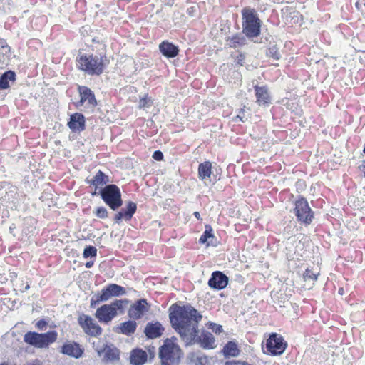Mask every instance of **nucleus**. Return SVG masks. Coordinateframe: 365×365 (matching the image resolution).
Returning a JSON list of instances; mask_svg holds the SVG:
<instances>
[{
	"mask_svg": "<svg viewBox=\"0 0 365 365\" xmlns=\"http://www.w3.org/2000/svg\"><path fill=\"white\" fill-rule=\"evenodd\" d=\"M29 287H30L29 285H26V287H25V289L27 290V289H29Z\"/></svg>",
	"mask_w": 365,
	"mask_h": 365,
	"instance_id": "obj_53",
	"label": "nucleus"
},
{
	"mask_svg": "<svg viewBox=\"0 0 365 365\" xmlns=\"http://www.w3.org/2000/svg\"><path fill=\"white\" fill-rule=\"evenodd\" d=\"M363 153L365 154V144H364V149H363Z\"/></svg>",
	"mask_w": 365,
	"mask_h": 365,
	"instance_id": "obj_54",
	"label": "nucleus"
},
{
	"mask_svg": "<svg viewBox=\"0 0 365 365\" xmlns=\"http://www.w3.org/2000/svg\"><path fill=\"white\" fill-rule=\"evenodd\" d=\"M228 282V277L223 272L215 271L208 280V285L213 289L222 290L227 286Z\"/></svg>",
	"mask_w": 365,
	"mask_h": 365,
	"instance_id": "obj_15",
	"label": "nucleus"
},
{
	"mask_svg": "<svg viewBox=\"0 0 365 365\" xmlns=\"http://www.w3.org/2000/svg\"><path fill=\"white\" fill-rule=\"evenodd\" d=\"M169 319L172 327L182 339L190 341L196 335L202 316L189 304L183 306L173 304L169 308Z\"/></svg>",
	"mask_w": 365,
	"mask_h": 365,
	"instance_id": "obj_1",
	"label": "nucleus"
},
{
	"mask_svg": "<svg viewBox=\"0 0 365 365\" xmlns=\"http://www.w3.org/2000/svg\"><path fill=\"white\" fill-rule=\"evenodd\" d=\"M153 158L155 160H162L163 159V154L160 150H155L153 154Z\"/></svg>",
	"mask_w": 365,
	"mask_h": 365,
	"instance_id": "obj_43",
	"label": "nucleus"
},
{
	"mask_svg": "<svg viewBox=\"0 0 365 365\" xmlns=\"http://www.w3.org/2000/svg\"><path fill=\"white\" fill-rule=\"evenodd\" d=\"M9 191L6 192V194L8 195V200H11V197H14V195L16 194L17 192V188L16 187H14V186H11L9 188Z\"/></svg>",
	"mask_w": 365,
	"mask_h": 365,
	"instance_id": "obj_42",
	"label": "nucleus"
},
{
	"mask_svg": "<svg viewBox=\"0 0 365 365\" xmlns=\"http://www.w3.org/2000/svg\"><path fill=\"white\" fill-rule=\"evenodd\" d=\"M160 52L167 58H173L179 54L178 46L168 41H163L159 45Z\"/></svg>",
	"mask_w": 365,
	"mask_h": 365,
	"instance_id": "obj_21",
	"label": "nucleus"
},
{
	"mask_svg": "<svg viewBox=\"0 0 365 365\" xmlns=\"http://www.w3.org/2000/svg\"><path fill=\"white\" fill-rule=\"evenodd\" d=\"M16 79V73L11 70L4 72L0 76V90L9 88V82H15Z\"/></svg>",
	"mask_w": 365,
	"mask_h": 365,
	"instance_id": "obj_29",
	"label": "nucleus"
},
{
	"mask_svg": "<svg viewBox=\"0 0 365 365\" xmlns=\"http://www.w3.org/2000/svg\"><path fill=\"white\" fill-rule=\"evenodd\" d=\"M227 45L230 48L242 47L247 43V39L243 34L237 33L226 38Z\"/></svg>",
	"mask_w": 365,
	"mask_h": 365,
	"instance_id": "obj_27",
	"label": "nucleus"
},
{
	"mask_svg": "<svg viewBox=\"0 0 365 365\" xmlns=\"http://www.w3.org/2000/svg\"><path fill=\"white\" fill-rule=\"evenodd\" d=\"M67 125L72 132L80 133L86 129L85 117L82 113H75L70 116Z\"/></svg>",
	"mask_w": 365,
	"mask_h": 365,
	"instance_id": "obj_18",
	"label": "nucleus"
},
{
	"mask_svg": "<svg viewBox=\"0 0 365 365\" xmlns=\"http://www.w3.org/2000/svg\"><path fill=\"white\" fill-rule=\"evenodd\" d=\"M267 56L274 60L278 61L281 58L279 48L276 45L270 46L267 51Z\"/></svg>",
	"mask_w": 365,
	"mask_h": 365,
	"instance_id": "obj_35",
	"label": "nucleus"
},
{
	"mask_svg": "<svg viewBox=\"0 0 365 365\" xmlns=\"http://www.w3.org/2000/svg\"><path fill=\"white\" fill-rule=\"evenodd\" d=\"M25 365H42V364L39 360L36 359L33 362L26 363Z\"/></svg>",
	"mask_w": 365,
	"mask_h": 365,
	"instance_id": "obj_46",
	"label": "nucleus"
},
{
	"mask_svg": "<svg viewBox=\"0 0 365 365\" xmlns=\"http://www.w3.org/2000/svg\"><path fill=\"white\" fill-rule=\"evenodd\" d=\"M257 103L259 106H268L270 103V96L267 86L254 87Z\"/></svg>",
	"mask_w": 365,
	"mask_h": 365,
	"instance_id": "obj_23",
	"label": "nucleus"
},
{
	"mask_svg": "<svg viewBox=\"0 0 365 365\" xmlns=\"http://www.w3.org/2000/svg\"><path fill=\"white\" fill-rule=\"evenodd\" d=\"M58 333L55 330L46 333L28 331L24 336V341L27 344L38 349L48 348V346L57 340Z\"/></svg>",
	"mask_w": 365,
	"mask_h": 365,
	"instance_id": "obj_5",
	"label": "nucleus"
},
{
	"mask_svg": "<svg viewBox=\"0 0 365 365\" xmlns=\"http://www.w3.org/2000/svg\"><path fill=\"white\" fill-rule=\"evenodd\" d=\"M212 164L210 161H205L200 163L198 166V176L200 179L204 180L210 177L212 171Z\"/></svg>",
	"mask_w": 365,
	"mask_h": 365,
	"instance_id": "obj_31",
	"label": "nucleus"
},
{
	"mask_svg": "<svg viewBox=\"0 0 365 365\" xmlns=\"http://www.w3.org/2000/svg\"><path fill=\"white\" fill-rule=\"evenodd\" d=\"M130 301L128 299H115L110 304H109L111 307L114 308L115 311L118 312H120V314L124 312L125 307L129 304Z\"/></svg>",
	"mask_w": 365,
	"mask_h": 365,
	"instance_id": "obj_33",
	"label": "nucleus"
},
{
	"mask_svg": "<svg viewBox=\"0 0 365 365\" xmlns=\"http://www.w3.org/2000/svg\"><path fill=\"white\" fill-rule=\"evenodd\" d=\"M191 361L195 363V365H205L208 362L207 356L205 354H192Z\"/></svg>",
	"mask_w": 365,
	"mask_h": 365,
	"instance_id": "obj_34",
	"label": "nucleus"
},
{
	"mask_svg": "<svg viewBox=\"0 0 365 365\" xmlns=\"http://www.w3.org/2000/svg\"><path fill=\"white\" fill-rule=\"evenodd\" d=\"M314 218V212L304 198L298 199V220L309 225Z\"/></svg>",
	"mask_w": 365,
	"mask_h": 365,
	"instance_id": "obj_12",
	"label": "nucleus"
},
{
	"mask_svg": "<svg viewBox=\"0 0 365 365\" xmlns=\"http://www.w3.org/2000/svg\"><path fill=\"white\" fill-rule=\"evenodd\" d=\"M11 57V47L5 39L0 38V66L7 64Z\"/></svg>",
	"mask_w": 365,
	"mask_h": 365,
	"instance_id": "obj_28",
	"label": "nucleus"
},
{
	"mask_svg": "<svg viewBox=\"0 0 365 365\" xmlns=\"http://www.w3.org/2000/svg\"><path fill=\"white\" fill-rule=\"evenodd\" d=\"M295 207L292 210V212L297 216V201H294Z\"/></svg>",
	"mask_w": 365,
	"mask_h": 365,
	"instance_id": "obj_48",
	"label": "nucleus"
},
{
	"mask_svg": "<svg viewBox=\"0 0 365 365\" xmlns=\"http://www.w3.org/2000/svg\"><path fill=\"white\" fill-rule=\"evenodd\" d=\"M63 354L78 359L82 356L83 354V349L80 344L75 341H67L61 346V351Z\"/></svg>",
	"mask_w": 365,
	"mask_h": 365,
	"instance_id": "obj_17",
	"label": "nucleus"
},
{
	"mask_svg": "<svg viewBox=\"0 0 365 365\" xmlns=\"http://www.w3.org/2000/svg\"><path fill=\"white\" fill-rule=\"evenodd\" d=\"M208 328L215 334H220L223 331L222 325L210 322L208 323Z\"/></svg>",
	"mask_w": 365,
	"mask_h": 365,
	"instance_id": "obj_38",
	"label": "nucleus"
},
{
	"mask_svg": "<svg viewBox=\"0 0 365 365\" xmlns=\"http://www.w3.org/2000/svg\"><path fill=\"white\" fill-rule=\"evenodd\" d=\"M242 34L247 38H255L260 34L261 21L255 9L245 8L242 11Z\"/></svg>",
	"mask_w": 365,
	"mask_h": 365,
	"instance_id": "obj_4",
	"label": "nucleus"
},
{
	"mask_svg": "<svg viewBox=\"0 0 365 365\" xmlns=\"http://www.w3.org/2000/svg\"><path fill=\"white\" fill-rule=\"evenodd\" d=\"M93 265V262L91 261V262H87L86 263V268H91L92 266Z\"/></svg>",
	"mask_w": 365,
	"mask_h": 365,
	"instance_id": "obj_50",
	"label": "nucleus"
},
{
	"mask_svg": "<svg viewBox=\"0 0 365 365\" xmlns=\"http://www.w3.org/2000/svg\"><path fill=\"white\" fill-rule=\"evenodd\" d=\"M97 255V249L91 245L87 246L85 247L83 252V257L84 258H88V257H96Z\"/></svg>",
	"mask_w": 365,
	"mask_h": 365,
	"instance_id": "obj_36",
	"label": "nucleus"
},
{
	"mask_svg": "<svg viewBox=\"0 0 365 365\" xmlns=\"http://www.w3.org/2000/svg\"><path fill=\"white\" fill-rule=\"evenodd\" d=\"M94 213L97 217L101 218V219L107 218L108 216V210L104 207H97Z\"/></svg>",
	"mask_w": 365,
	"mask_h": 365,
	"instance_id": "obj_37",
	"label": "nucleus"
},
{
	"mask_svg": "<svg viewBox=\"0 0 365 365\" xmlns=\"http://www.w3.org/2000/svg\"><path fill=\"white\" fill-rule=\"evenodd\" d=\"M103 202L113 210H117L123 205L121 192L115 184L106 185L98 192Z\"/></svg>",
	"mask_w": 365,
	"mask_h": 365,
	"instance_id": "obj_7",
	"label": "nucleus"
},
{
	"mask_svg": "<svg viewBox=\"0 0 365 365\" xmlns=\"http://www.w3.org/2000/svg\"><path fill=\"white\" fill-rule=\"evenodd\" d=\"M223 354L225 356L235 357L239 355L240 349L237 343L234 341H228L223 347Z\"/></svg>",
	"mask_w": 365,
	"mask_h": 365,
	"instance_id": "obj_30",
	"label": "nucleus"
},
{
	"mask_svg": "<svg viewBox=\"0 0 365 365\" xmlns=\"http://www.w3.org/2000/svg\"><path fill=\"white\" fill-rule=\"evenodd\" d=\"M78 322L84 332L91 336L97 337L102 334V328L89 315L80 316Z\"/></svg>",
	"mask_w": 365,
	"mask_h": 365,
	"instance_id": "obj_9",
	"label": "nucleus"
},
{
	"mask_svg": "<svg viewBox=\"0 0 365 365\" xmlns=\"http://www.w3.org/2000/svg\"><path fill=\"white\" fill-rule=\"evenodd\" d=\"M287 346V343L280 335L272 333L267 339L266 349L267 352L272 356L282 354Z\"/></svg>",
	"mask_w": 365,
	"mask_h": 365,
	"instance_id": "obj_8",
	"label": "nucleus"
},
{
	"mask_svg": "<svg viewBox=\"0 0 365 365\" xmlns=\"http://www.w3.org/2000/svg\"><path fill=\"white\" fill-rule=\"evenodd\" d=\"M47 325H48V322H46V320L44 319H42L38 320L36 323L35 326L38 330L43 331L46 329Z\"/></svg>",
	"mask_w": 365,
	"mask_h": 365,
	"instance_id": "obj_40",
	"label": "nucleus"
},
{
	"mask_svg": "<svg viewBox=\"0 0 365 365\" xmlns=\"http://www.w3.org/2000/svg\"><path fill=\"white\" fill-rule=\"evenodd\" d=\"M152 101L150 98H148L147 96H144L143 98L140 99L139 101V107L140 108H145L146 107H149L151 106Z\"/></svg>",
	"mask_w": 365,
	"mask_h": 365,
	"instance_id": "obj_39",
	"label": "nucleus"
},
{
	"mask_svg": "<svg viewBox=\"0 0 365 365\" xmlns=\"http://www.w3.org/2000/svg\"><path fill=\"white\" fill-rule=\"evenodd\" d=\"M245 55L242 53H240V54L238 56H237V57L235 58V63L237 65L242 66L245 63Z\"/></svg>",
	"mask_w": 365,
	"mask_h": 365,
	"instance_id": "obj_41",
	"label": "nucleus"
},
{
	"mask_svg": "<svg viewBox=\"0 0 365 365\" xmlns=\"http://www.w3.org/2000/svg\"><path fill=\"white\" fill-rule=\"evenodd\" d=\"M177 339L173 336L164 340L160 346L158 355L162 365H178L182 357V351L175 343Z\"/></svg>",
	"mask_w": 365,
	"mask_h": 365,
	"instance_id": "obj_3",
	"label": "nucleus"
},
{
	"mask_svg": "<svg viewBox=\"0 0 365 365\" xmlns=\"http://www.w3.org/2000/svg\"><path fill=\"white\" fill-rule=\"evenodd\" d=\"M136 210L137 204L133 201H128L125 207H122L119 212L115 214L113 220L117 224H119L123 220L126 222L130 221Z\"/></svg>",
	"mask_w": 365,
	"mask_h": 365,
	"instance_id": "obj_13",
	"label": "nucleus"
},
{
	"mask_svg": "<svg viewBox=\"0 0 365 365\" xmlns=\"http://www.w3.org/2000/svg\"><path fill=\"white\" fill-rule=\"evenodd\" d=\"M359 170L364 174L365 177V160L361 162V165L359 166Z\"/></svg>",
	"mask_w": 365,
	"mask_h": 365,
	"instance_id": "obj_45",
	"label": "nucleus"
},
{
	"mask_svg": "<svg viewBox=\"0 0 365 365\" xmlns=\"http://www.w3.org/2000/svg\"><path fill=\"white\" fill-rule=\"evenodd\" d=\"M125 294V287L117 284H109L91 297L90 307L95 308L101 302H107L112 297H120Z\"/></svg>",
	"mask_w": 365,
	"mask_h": 365,
	"instance_id": "obj_6",
	"label": "nucleus"
},
{
	"mask_svg": "<svg viewBox=\"0 0 365 365\" xmlns=\"http://www.w3.org/2000/svg\"><path fill=\"white\" fill-rule=\"evenodd\" d=\"M237 118H238L240 119V121H242V122H243V121H244V120H243V119H242V118L240 115H238L237 116Z\"/></svg>",
	"mask_w": 365,
	"mask_h": 365,
	"instance_id": "obj_52",
	"label": "nucleus"
},
{
	"mask_svg": "<svg viewBox=\"0 0 365 365\" xmlns=\"http://www.w3.org/2000/svg\"><path fill=\"white\" fill-rule=\"evenodd\" d=\"M78 91L80 96L85 102L87 101L88 103L91 107H96L97 106V101L96 99L93 91H91L88 87L84 86H78Z\"/></svg>",
	"mask_w": 365,
	"mask_h": 365,
	"instance_id": "obj_24",
	"label": "nucleus"
},
{
	"mask_svg": "<svg viewBox=\"0 0 365 365\" xmlns=\"http://www.w3.org/2000/svg\"><path fill=\"white\" fill-rule=\"evenodd\" d=\"M109 182V178L103 171L98 170L95 176L90 180H87V183L95 186V191L93 195L96 194V190L98 186L104 185Z\"/></svg>",
	"mask_w": 365,
	"mask_h": 365,
	"instance_id": "obj_26",
	"label": "nucleus"
},
{
	"mask_svg": "<svg viewBox=\"0 0 365 365\" xmlns=\"http://www.w3.org/2000/svg\"><path fill=\"white\" fill-rule=\"evenodd\" d=\"M319 274V272H314L312 269L307 268L302 275L303 283L302 284V289L304 290L311 289L315 284Z\"/></svg>",
	"mask_w": 365,
	"mask_h": 365,
	"instance_id": "obj_22",
	"label": "nucleus"
},
{
	"mask_svg": "<svg viewBox=\"0 0 365 365\" xmlns=\"http://www.w3.org/2000/svg\"><path fill=\"white\" fill-rule=\"evenodd\" d=\"M137 322L134 320H128L125 322H122L118 326L113 328V331L115 333L121 334L128 336H130L133 334L137 329Z\"/></svg>",
	"mask_w": 365,
	"mask_h": 365,
	"instance_id": "obj_20",
	"label": "nucleus"
},
{
	"mask_svg": "<svg viewBox=\"0 0 365 365\" xmlns=\"http://www.w3.org/2000/svg\"><path fill=\"white\" fill-rule=\"evenodd\" d=\"M165 329L159 322H151L147 323L144 333L148 339H153L160 337L164 331Z\"/></svg>",
	"mask_w": 365,
	"mask_h": 365,
	"instance_id": "obj_19",
	"label": "nucleus"
},
{
	"mask_svg": "<svg viewBox=\"0 0 365 365\" xmlns=\"http://www.w3.org/2000/svg\"><path fill=\"white\" fill-rule=\"evenodd\" d=\"M339 294H344V289H343V288H340V289H339Z\"/></svg>",
	"mask_w": 365,
	"mask_h": 365,
	"instance_id": "obj_51",
	"label": "nucleus"
},
{
	"mask_svg": "<svg viewBox=\"0 0 365 365\" xmlns=\"http://www.w3.org/2000/svg\"><path fill=\"white\" fill-rule=\"evenodd\" d=\"M147 359V353L143 349H135L130 352V361L133 365H143Z\"/></svg>",
	"mask_w": 365,
	"mask_h": 365,
	"instance_id": "obj_25",
	"label": "nucleus"
},
{
	"mask_svg": "<svg viewBox=\"0 0 365 365\" xmlns=\"http://www.w3.org/2000/svg\"><path fill=\"white\" fill-rule=\"evenodd\" d=\"M84 101H83V99L81 98L80 101L76 103V107H80V106H82L84 103Z\"/></svg>",
	"mask_w": 365,
	"mask_h": 365,
	"instance_id": "obj_47",
	"label": "nucleus"
},
{
	"mask_svg": "<svg viewBox=\"0 0 365 365\" xmlns=\"http://www.w3.org/2000/svg\"><path fill=\"white\" fill-rule=\"evenodd\" d=\"M105 55L79 53L76 57V67L89 76H100L105 70Z\"/></svg>",
	"mask_w": 365,
	"mask_h": 365,
	"instance_id": "obj_2",
	"label": "nucleus"
},
{
	"mask_svg": "<svg viewBox=\"0 0 365 365\" xmlns=\"http://www.w3.org/2000/svg\"><path fill=\"white\" fill-rule=\"evenodd\" d=\"M199 329H197L196 335L193 339L189 341H184L186 345L192 344L195 343L199 344L200 347L204 349H213L216 347L215 339L213 334L206 330H203L199 336Z\"/></svg>",
	"mask_w": 365,
	"mask_h": 365,
	"instance_id": "obj_10",
	"label": "nucleus"
},
{
	"mask_svg": "<svg viewBox=\"0 0 365 365\" xmlns=\"http://www.w3.org/2000/svg\"><path fill=\"white\" fill-rule=\"evenodd\" d=\"M225 365H245V361H227Z\"/></svg>",
	"mask_w": 365,
	"mask_h": 365,
	"instance_id": "obj_44",
	"label": "nucleus"
},
{
	"mask_svg": "<svg viewBox=\"0 0 365 365\" xmlns=\"http://www.w3.org/2000/svg\"><path fill=\"white\" fill-rule=\"evenodd\" d=\"M96 351L99 356L104 354L103 360L105 361H113L120 359V351L113 344H106L103 349H98Z\"/></svg>",
	"mask_w": 365,
	"mask_h": 365,
	"instance_id": "obj_16",
	"label": "nucleus"
},
{
	"mask_svg": "<svg viewBox=\"0 0 365 365\" xmlns=\"http://www.w3.org/2000/svg\"><path fill=\"white\" fill-rule=\"evenodd\" d=\"M205 228V230L204 232L202 233V235L200 236V237L199 239V243L205 244L207 242V245L209 246L210 245L212 244V242H207L208 239L214 238L215 236L212 233L213 230H212L211 225H206Z\"/></svg>",
	"mask_w": 365,
	"mask_h": 365,
	"instance_id": "obj_32",
	"label": "nucleus"
},
{
	"mask_svg": "<svg viewBox=\"0 0 365 365\" xmlns=\"http://www.w3.org/2000/svg\"><path fill=\"white\" fill-rule=\"evenodd\" d=\"M117 315L118 312L109 304L98 307L94 314L98 321L104 324H109Z\"/></svg>",
	"mask_w": 365,
	"mask_h": 365,
	"instance_id": "obj_11",
	"label": "nucleus"
},
{
	"mask_svg": "<svg viewBox=\"0 0 365 365\" xmlns=\"http://www.w3.org/2000/svg\"><path fill=\"white\" fill-rule=\"evenodd\" d=\"M149 310V305L145 299H140L133 304L128 309V315L135 320L140 319Z\"/></svg>",
	"mask_w": 365,
	"mask_h": 365,
	"instance_id": "obj_14",
	"label": "nucleus"
},
{
	"mask_svg": "<svg viewBox=\"0 0 365 365\" xmlns=\"http://www.w3.org/2000/svg\"><path fill=\"white\" fill-rule=\"evenodd\" d=\"M0 365H8V364L6 363H1Z\"/></svg>",
	"mask_w": 365,
	"mask_h": 365,
	"instance_id": "obj_55",
	"label": "nucleus"
},
{
	"mask_svg": "<svg viewBox=\"0 0 365 365\" xmlns=\"http://www.w3.org/2000/svg\"><path fill=\"white\" fill-rule=\"evenodd\" d=\"M194 216L197 219V220H202V218L200 217V214L199 212H195L193 213Z\"/></svg>",
	"mask_w": 365,
	"mask_h": 365,
	"instance_id": "obj_49",
	"label": "nucleus"
}]
</instances>
